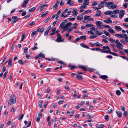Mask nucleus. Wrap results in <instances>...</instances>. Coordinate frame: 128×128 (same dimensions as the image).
Segmentation results:
<instances>
[{
  "label": "nucleus",
  "mask_w": 128,
  "mask_h": 128,
  "mask_svg": "<svg viewBox=\"0 0 128 128\" xmlns=\"http://www.w3.org/2000/svg\"><path fill=\"white\" fill-rule=\"evenodd\" d=\"M116 45L118 48L122 50L123 49V48H121V46H122V44L118 40H116Z\"/></svg>",
  "instance_id": "f257e3e1"
},
{
  "label": "nucleus",
  "mask_w": 128,
  "mask_h": 128,
  "mask_svg": "<svg viewBox=\"0 0 128 128\" xmlns=\"http://www.w3.org/2000/svg\"><path fill=\"white\" fill-rule=\"evenodd\" d=\"M10 101L13 104H15L16 103V99L15 97L14 94L11 95L10 97Z\"/></svg>",
  "instance_id": "f03ea898"
},
{
  "label": "nucleus",
  "mask_w": 128,
  "mask_h": 128,
  "mask_svg": "<svg viewBox=\"0 0 128 128\" xmlns=\"http://www.w3.org/2000/svg\"><path fill=\"white\" fill-rule=\"evenodd\" d=\"M57 37L56 41L58 42H61L62 41H61V39H62V36L59 33H58L57 35Z\"/></svg>",
  "instance_id": "7ed1b4c3"
},
{
  "label": "nucleus",
  "mask_w": 128,
  "mask_h": 128,
  "mask_svg": "<svg viewBox=\"0 0 128 128\" xmlns=\"http://www.w3.org/2000/svg\"><path fill=\"white\" fill-rule=\"evenodd\" d=\"M125 11L123 10H122L120 11V13L119 14V18L122 19L124 14V13Z\"/></svg>",
  "instance_id": "20e7f679"
},
{
  "label": "nucleus",
  "mask_w": 128,
  "mask_h": 128,
  "mask_svg": "<svg viewBox=\"0 0 128 128\" xmlns=\"http://www.w3.org/2000/svg\"><path fill=\"white\" fill-rule=\"evenodd\" d=\"M60 3V1L59 0H57L55 4L53 6V9H56L59 5Z\"/></svg>",
  "instance_id": "39448f33"
},
{
  "label": "nucleus",
  "mask_w": 128,
  "mask_h": 128,
  "mask_svg": "<svg viewBox=\"0 0 128 128\" xmlns=\"http://www.w3.org/2000/svg\"><path fill=\"white\" fill-rule=\"evenodd\" d=\"M44 30V28H43L40 29V28L39 27H38L37 30V32H38L39 34H41L43 32Z\"/></svg>",
  "instance_id": "423d86ee"
},
{
  "label": "nucleus",
  "mask_w": 128,
  "mask_h": 128,
  "mask_svg": "<svg viewBox=\"0 0 128 128\" xmlns=\"http://www.w3.org/2000/svg\"><path fill=\"white\" fill-rule=\"evenodd\" d=\"M72 13L73 14V16L74 17L76 16L78 14L77 10H74L72 11Z\"/></svg>",
  "instance_id": "0eeeda50"
},
{
  "label": "nucleus",
  "mask_w": 128,
  "mask_h": 128,
  "mask_svg": "<svg viewBox=\"0 0 128 128\" xmlns=\"http://www.w3.org/2000/svg\"><path fill=\"white\" fill-rule=\"evenodd\" d=\"M106 19L107 20H104V22L105 23L108 24H109V23H112V21L111 20L108 18H106Z\"/></svg>",
  "instance_id": "6e6552de"
},
{
  "label": "nucleus",
  "mask_w": 128,
  "mask_h": 128,
  "mask_svg": "<svg viewBox=\"0 0 128 128\" xmlns=\"http://www.w3.org/2000/svg\"><path fill=\"white\" fill-rule=\"evenodd\" d=\"M68 67L70 68V69L71 70H72L76 68V66L72 64H69L68 65Z\"/></svg>",
  "instance_id": "1a4fd4ad"
},
{
  "label": "nucleus",
  "mask_w": 128,
  "mask_h": 128,
  "mask_svg": "<svg viewBox=\"0 0 128 128\" xmlns=\"http://www.w3.org/2000/svg\"><path fill=\"white\" fill-rule=\"evenodd\" d=\"M116 112L118 117H119V118H120L122 117V115L121 114V112L116 110Z\"/></svg>",
  "instance_id": "9d476101"
},
{
  "label": "nucleus",
  "mask_w": 128,
  "mask_h": 128,
  "mask_svg": "<svg viewBox=\"0 0 128 128\" xmlns=\"http://www.w3.org/2000/svg\"><path fill=\"white\" fill-rule=\"evenodd\" d=\"M56 30V28H54L52 29V33L50 34V36H51L52 35H54L55 34V31Z\"/></svg>",
  "instance_id": "9b49d317"
},
{
  "label": "nucleus",
  "mask_w": 128,
  "mask_h": 128,
  "mask_svg": "<svg viewBox=\"0 0 128 128\" xmlns=\"http://www.w3.org/2000/svg\"><path fill=\"white\" fill-rule=\"evenodd\" d=\"M46 6H48V5L46 4H44L41 6L40 7V12H41L42 10L44 9V8Z\"/></svg>",
  "instance_id": "f8f14e48"
},
{
  "label": "nucleus",
  "mask_w": 128,
  "mask_h": 128,
  "mask_svg": "<svg viewBox=\"0 0 128 128\" xmlns=\"http://www.w3.org/2000/svg\"><path fill=\"white\" fill-rule=\"evenodd\" d=\"M83 18V15H82V14H81L80 15H78L77 16V19L78 20H81Z\"/></svg>",
  "instance_id": "ddd939ff"
},
{
  "label": "nucleus",
  "mask_w": 128,
  "mask_h": 128,
  "mask_svg": "<svg viewBox=\"0 0 128 128\" xmlns=\"http://www.w3.org/2000/svg\"><path fill=\"white\" fill-rule=\"evenodd\" d=\"M26 34L25 33H23L22 35V38L21 40L20 41V42H21L24 40V38L25 37Z\"/></svg>",
  "instance_id": "4468645a"
},
{
  "label": "nucleus",
  "mask_w": 128,
  "mask_h": 128,
  "mask_svg": "<svg viewBox=\"0 0 128 128\" xmlns=\"http://www.w3.org/2000/svg\"><path fill=\"white\" fill-rule=\"evenodd\" d=\"M76 78L78 80H82V76L81 75L77 74L76 76Z\"/></svg>",
  "instance_id": "2eb2a0df"
},
{
  "label": "nucleus",
  "mask_w": 128,
  "mask_h": 128,
  "mask_svg": "<svg viewBox=\"0 0 128 128\" xmlns=\"http://www.w3.org/2000/svg\"><path fill=\"white\" fill-rule=\"evenodd\" d=\"M80 46L82 47L87 49H89V47L87 46H86L85 44L83 43H81L80 44Z\"/></svg>",
  "instance_id": "dca6fc26"
},
{
  "label": "nucleus",
  "mask_w": 128,
  "mask_h": 128,
  "mask_svg": "<svg viewBox=\"0 0 128 128\" xmlns=\"http://www.w3.org/2000/svg\"><path fill=\"white\" fill-rule=\"evenodd\" d=\"M12 59L10 58L8 60V65L10 67H11L12 66Z\"/></svg>",
  "instance_id": "f3484780"
},
{
  "label": "nucleus",
  "mask_w": 128,
  "mask_h": 128,
  "mask_svg": "<svg viewBox=\"0 0 128 128\" xmlns=\"http://www.w3.org/2000/svg\"><path fill=\"white\" fill-rule=\"evenodd\" d=\"M61 12V10L60 9L59 10L57 14H56V17L55 18L56 19H57L59 16V14H60Z\"/></svg>",
  "instance_id": "a211bd4d"
},
{
  "label": "nucleus",
  "mask_w": 128,
  "mask_h": 128,
  "mask_svg": "<svg viewBox=\"0 0 128 128\" xmlns=\"http://www.w3.org/2000/svg\"><path fill=\"white\" fill-rule=\"evenodd\" d=\"M97 14L94 15V16H100V14H101V12L100 10H98L96 11Z\"/></svg>",
  "instance_id": "6ab92c4d"
},
{
  "label": "nucleus",
  "mask_w": 128,
  "mask_h": 128,
  "mask_svg": "<svg viewBox=\"0 0 128 128\" xmlns=\"http://www.w3.org/2000/svg\"><path fill=\"white\" fill-rule=\"evenodd\" d=\"M115 27L116 30L118 31H121L122 30V28L119 26H115Z\"/></svg>",
  "instance_id": "aec40b11"
},
{
  "label": "nucleus",
  "mask_w": 128,
  "mask_h": 128,
  "mask_svg": "<svg viewBox=\"0 0 128 128\" xmlns=\"http://www.w3.org/2000/svg\"><path fill=\"white\" fill-rule=\"evenodd\" d=\"M112 12L111 10H109L107 11L106 12H104V14H105L106 15H110V14L112 13Z\"/></svg>",
  "instance_id": "412c9836"
},
{
  "label": "nucleus",
  "mask_w": 128,
  "mask_h": 128,
  "mask_svg": "<svg viewBox=\"0 0 128 128\" xmlns=\"http://www.w3.org/2000/svg\"><path fill=\"white\" fill-rule=\"evenodd\" d=\"M94 32L96 34L98 35H100L103 34L102 32H100L98 31L97 30H94Z\"/></svg>",
  "instance_id": "4be33fe9"
},
{
  "label": "nucleus",
  "mask_w": 128,
  "mask_h": 128,
  "mask_svg": "<svg viewBox=\"0 0 128 128\" xmlns=\"http://www.w3.org/2000/svg\"><path fill=\"white\" fill-rule=\"evenodd\" d=\"M108 31L112 34H114L115 33V32L114 30L112 28H109L108 30Z\"/></svg>",
  "instance_id": "5701e85b"
},
{
  "label": "nucleus",
  "mask_w": 128,
  "mask_h": 128,
  "mask_svg": "<svg viewBox=\"0 0 128 128\" xmlns=\"http://www.w3.org/2000/svg\"><path fill=\"white\" fill-rule=\"evenodd\" d=\"M100 77L103 80H106L108 77L107 75H101L100 76Z\"/></svg>",
  "instance_id": "b1692460"
},
{
  "label": "nucleus",
  "mask_w": 128,
  "mask_h": 128,
  "mask_svg": "<svg viewBox=\"0 0 128 128\" xmlns=\"http://www.w3.org/2000/svg\"><path fill=\"white\" fill-rule=\"evenodd\" d=\"M115 36L117 37H118L120 38H122L123 37V36L121 34H116Z\"/></svg>",
  "instance_id": "393cba45"
},
{
  "label": "nucleus",
  "mask_w": 128,
  "mask_h": 128,
  "mask_svg": "<svg viewBox=\"0 0 128 128\" xmlns=\"http://www.w3.org/2000/svg\"><path fill=\"white\" fill-rule=\"evenodd\" d=\"M24 114H22L20 116H19L18 117V119L19 120H22L24 117Z\"/></svg>",
  "instance_id": "a878e982"
},
{
  "label": "nucleus",
  "mask_w": 128,
  "mask_h": 128,
  "mask_svg": "<svg viewBox=\"0 0 128 128\" xmlns=\"http://www.w3.org/2000/svg\"><path fill=\"white\" fill-rule=\"evenodd\" d=\"M89 0H84V1L86 2H84L83 4L84 5H88L89 4V3L88 2V1Z\"/></svg>",
  "instance_id": "bb28decb"
},
{
  "label": "nucleus",
  "mask_w": 128,
  "mask_h": 128,
  "mask_svg": "<svg viewBox=\"0 0 128 128\" xmlns=\"http://www.w3.org/2000/svg\"><path fill=\"white\" fill-rule=\"evenodd\" d=\"M102 2H100V4H98V7L100 8H102L104 6V5Z\"/></svg>",
  "instance_id": "cd10ccee"
},
{
  "label": "nucleus",
  "mask_w": 128,
  "mask_h": 128,
  "mask_svg": "<svg viewBox=\"0 0 128 128\" xmlns=\"http://www.w3.org/2000/svg\"><path fill=\"white\" fill-rule=\"evenodd\" d=\"M112 12H113V13L116 14L119 13V11L118 10H114Z\"/></svg>",
  "instance_id": "c85d7f7f"
},
{
  "label": "nucleus",
  "mask_w": 128,
  "mask_h": 128,
  "mask_svg": "<svg viewBox=\"0 0 128 128\" xmlns=\"http://www.w3.org/2000/svg\"><path fill=\"white\" fill-rule=\"evenodd\" d=\"M8 72V70H6L4 73L3 76V79L4 80H5L6 78V77L7 74Z\"/></svg>",
  "instance_id": "c756f323"
},
{
  "label": "nucleus",
  "mask_w": 128,
  "mask_h": 128,
  "mask_svg": "<svg viewBox=\"0 0 128 128\" xmlns=\"http://www.w3.org/2000/svg\"><path fill=\"white\" fill-rule=\"evenodd\" d=\"M90 17V16L85 15L84 16V20H88V19Z\"/></svg>",
  "instance_id": "7c9ffc66"
},
{
  "label": "nucleus",
  "mask_w": 128,
  "mask_h": 128,
  "mask_svg": "<svg viewBox=\"0 0 128 128\" xmlns=\"http://www.w3.org/2000/svg\"><path fill=\"white\" fill-rule=\"evenodd\" d=\"M28 49L27 47H25L24 48V53L25 54H26L28 53Z\"/></svg>",
  "instance_id": "2f4dec72"
},
{
  "label": "nucleus",
  "mask_w": 128,
  "mask_h": 128,
  "mask_svg": "<svg viewBox=\"0 0 128 128\" xmlns=\"http://www.w3.org/2000/svg\"><path fill=\"white\" fill-rule=\"evenodd\" d=\"M72 23L71 22H68L66 24L65 26H66V27L68 28V26H70L72 25Z\"/></svg>",
  "instance_id": "473e14b6"
},
{
  "label": "nucleus",
  "mask_w": 128,
  "mask_h": 128,
  "mask_svg": "<svg viewBox=\"0 0 128 128\" xmlns=\"http://www.w3.org/2000/svg\"><path fill=\"white\" fill-rule=\"evenodd\" d=\"M36 9L35 7H33L32 8H30L29 10V12H32L34 11Z\"/></svg>",
  "instance_id": "72a5a7b5"
},
{
  "label": "nucleus",
  "mask_w": 128,
  "mask_h": 128,
  "mask_svg": "<svg viewBox=\"0 0 128 128\" xmlns=\"http://www.w3.org/2000/svg\"><path fill=\"white\" fill-rule=\"evenodd\" d=\"M96 26H97V25H100L102 24V22L100 21H97L96 22Z\"/></svg>",
  "instance_id": "f704fd0d"
},
{
  "label": "nucleus",
  "mask_w": 128,
  "mask_h": 128,
  "mask_svg": "<svg viewBox=\"0 0 128 128\" xmlns=\"http://www.w3.org/2000/svg\"><path fill=\"white\" fill-rule=\"evenodd\" d=\"M48 13V11H47L44 14H42L41 16V17H42L46 16Z\"/></svg>",
  "instance_id": "c9c22d12"
},
{
  "label": "nucleus",
  "mask_w": 128,
  "mask_h": 128,
  "mask_svg": "<svg viewBox=\"0 0 128 128\" xmlns=\"http://www.w3.org/2000/svg\"><path fill=\"white\" fill-rule=\"evenodd\" d=\"M116 94L118 96H120L121 94V92L120 90H117L116 92Z\"/></svg>",
  "instance_id": "e433bc0d"
},
{
  "label": "nucleus",
  "mask_w": 128,
  "mask_h": 128,
  "mask_svg": "<svg viewBox=\"0 0 128 128\" xmlns=\"http://www.w3.org/2000/svg\"><path fill=\"white\" fill-rule=\"evenodd\" d=\"M97 37V36L96 35L94 36H90L89 38L90 39H93L96 38Z\"/></svg>",
  "instance_id": "4c0bfd02"
},
{
  "label": "nucleus",
  "mask_w": 128,
  "mask_h": 128,
  "mask_svg": "<svg viewBox=\"0 0 128 128\" xmlns=\"http://www.w3.org/2000/svg\"><path fill=\"white\" fill-rule=\"evenodd\" d=\"M40 57L42 58H44L45 57V56L44 54L40 53L39 54Z\"/></svg>",
  "instance_id": "58836bf2"
},
{
  "label": "nucleus",
  "mask_w": 128,
  "mask_h": 128,
  "mask_svg": "<svg viewBox=\"0 0 128 128\" xmlns=\"http://www.w3.org/2000/svg\"><path fill=\"white\" fill-rule=\"evenodd\" d=\"M36 34V31H34L32 32L31 35V36L32 37L34 36Z\"/></svg>",
  "instance_id": "ea45409f"
},
{
  "label": "nucleus",
  "mask_w": 128,
  "mask_h": 128,
  "mask_svg": "<svg viewBox=\"0 0 128 128\" xmlns=\"http://www.w3.org/2000/svg\"><path fill=\"white\" fill-rule=\"evenodd\" d=\"M93 26V24H90L86 25L85 26V27L86 28H89L92 27Z\"/></svg>",
  "instance_id": "a19ab883"
},
{
  "label": "nucleus",
  "mask_w": 128,
  "mask_h": 128,
  "mask_svg": "<svg viewBox=\"0 0 128 128\" xmlns=\"http://www.w3.org/2000/svg\"><path fill=\"white\" fill-rule=\"evenodd\" d=\"M18 62L21 65H23L24 63V62L22 61V60H20L18 61Z\"/></svg>",
  "instance_id": "79ce46f5"
},
{
  "label": "nucleus",
  "mask_w": 128,
  "mask_h": 128,
  "mask_svg": "<svg viewBox=\"0 0 128 128\" xmlns=\"http://www.w3.org/2000/svg\"><path fill=\"white\" fill-rule=\"evenodd\" d=\"M97 2L96 1H95L93 2L92 5V6H95L97 5Z\"/></svg>",
  "instance_id": "37998d69"
},
{
  "label": "nucleus",
  "mask_w": 128,
  "mask_h": 128,
  "mask_svg": "<svg viewBox=\"0 0 128 128\" xmlns=\"http://www.w3.org/2000/svg\"><path fill=\"white\" fill-rule=\"evenodd\" d=\"M86 38V36L85 35L82 36L80 37V39H82L84 40H85Z\"/></svg>",
  "instance_id": "c03bdc74"
},
{
  "label": "nucleus",
  "mask_w": 128,
  "mask_h": 128,
  "mask_svg": "<svg viewBox=\"0 0 128 128\" xmlns=\"http://www.w3.org/2000/svg\"><path fill=\"white\" fill-rule=\"evenodd\" d=\"M109 40L112 42H116V40H113V38H110L109 39Z\"/></svg>",
  "instance_id": "a18cd8bd"
},
{
  "label": "nucleus",
  "mask_w": 128,
  "mask_h": 128,
  "mask_svg": "<svg viewBox=\"0 0 128 128\" xmlns=\"http://www.w3.org/2000/svg\"><path fill=\"white\" fill-rule=\"evenodd\" d=\"M117 6V5L116 4H114L110 6V8H111L113 9L116 8Z\"/></svg>",
  "instance_id": "49530a36"
},
{
  "label": "nucleus",
  "mask_w": 128,
  "mask_h": 128,
  "mask_svg": "<svg viewBox=\"0 0 128 128\" xmlns=\"http://www.w3.org/2000/svg\"><path fill=\"white\" fill-rule=\"evenodd\" d=\"M62 28H64V29L62 31V32H63L65 31L66 30L68 29V28L66 27V26L65 25Z\"/></svg>",
  "instance_id": "de8ad7c7"
},
{
  "label": "nucleus",
  "mask_w": 128,
  "mask_h": 128,
  "mask_svg": "<svg viewBox=\"0 0 128 128\" xmlns=\"http://www.w3.org/2000/svg\"><path fill=\"white\" fill-rule=\"evenodd\" d=\"M80 39V37H78L76 38L75 40L73 41V42L74 43L76 42L79 40Z\"/></svg>",
  "instance_id": "09e8293b"
},
{
  "label": "nucleus",
  "mask_w": 128,
  "mask_h": 128,
  "mask_svg": "<svg viewBox=\"0 0 128 128\" xmlns=\"http://www.w3.org/2000/svg\"><path fill=\"white\" fill-rule=\"evenodd\" d=\"M119 51L120 52L121 54H122L124 55H126L125 53H124L123 51L121 50H119Z\"/></svg>",
  "instance_id": "8fccbe9b"
},
{
  "label": "nucleus",
  "mask_w": 128,
  "mask_h": 128,
  "mask_svg": "<svg viewBox=\"0 0 128 128\" xmlns=\"http://www.w3.org/2000/svg\"><path fill=\"white\" fill-rule=\"evenodd\" d=\"M35 24V22L34 21H32V22L30 23L29 25L30 26H32L34 25Z\"/></svg>",
  "instance_id": "3c124183"
},
{
  "label": "nucleus",
  "mask_w": 128,
  "mask_h": 128,
  "mask_svg": "<svg viewBox=\"0 0 128 128\" xmlns=\"http://www.w3.org/2000/svg\"><path fill=\"white\" fill-rule=\"evenodd\" d=\"M110 54H112V55H113L114 56H118V55H117V54L116 53H114V52H111L110 53Z\"/></svg>",
  "instance_id": "603ef678"
},
{
  "label": "nucleus",
  "mask_w": 128,
  "mask_h": 128,
  "mask_svg": "<svg viewBox=\"0 0 128 128\" xmlns=\"http://www.w3.org/2000/svg\"><path fill=\"white\" fill-rule=\"evenodd\" d=\"M64 24H65V23L64 22H61L60 24L59 27V28L63 27V26H64Z\"/></svg>",
  "instance_id": "864d4df0"
},
{
  "label": "nucleus",
  "mask_w": 128,
  "mask_h": 128,
  "mask_svg": "<svg viewBox=\"0 0 128 128\" xmlns=\"http://www.w3.org/2000/svg\"><path fill=\"white\" fill-rule=\"evenodd\" d=\"M68 19L70 21H73L75 19V18H69Z\"/></svg>",
  "instance_id": "5fc2aeb1"
},
{
  "label": "nucleus",
  "mask_w": 128,
  "mask_h": 128,
  "mask_svg": "<svg viewBox=\"0 0 128 128\" xmlns=\"http://www.w3.org/2000/svg\"><path fill=\"white\" fill-rule=\"evenodd\" d=\"M30 14H28L24 17V18L25 19H26L30 17Z\"/></svg>",
  "instance_id": "6e6d98bb"
},
{
  "label": "nucleus",
  "mask_w": 128,
  "mask_h": 128,
  "mask_svg": "<svg viewBox=\"0 0 128 128\" xmlns=\"http://www.w3.org/2000/svg\"><path fill=\"white\" fill-rule=\"evenodd\" d=\"M50 17H48L44 21V22L45 23H47L50 20Z\"/></svg>",
  "instance_id": "4d7b16f0"
},
{
  "label": "nucleus",
  "mask_w": 128,
  "mask_h": 128,
  "mask_svg": "<svg viewBox=\"0 0 128 128\" xmlns=\"http://www.w3.org/2000/svg\"><path fill=\"white\" fill-rule=\"evenodd\" d=\"M62 66L61 65L60 67H57L55 68L54 69V70H56L58 68H60V69H62Z\"/></svg>",
  "instance_id": "13d9d810"
},
{
  "label": "nucleus",
  "mask_w": 128,
  "mask_h": 128,
  "mask_svg": "<svg viewBox=\"0 0 128 128\" xmlns=\"http://www.w3.org/2000/svg\"><path fill=\"white\" fill-rule=\"evenodd\" d=\"M72 0H68L66 4H69L70 6L71 5V3Z\"/></svg>",
  "instance_id": "bf43d9fd"
},
{
  "label": "nucleus",
  "mask_w": 128,
  "mask_h": 128,
  "mask_svg": "<svg viewBox=\"0 0 128 128\" xmlns=\"http://www.w3.org/2000/svg\"><path fill=\"white\" fill-rule=\"evenodd\" d=\"M86 6H85L83 5H82L80 7V8L81 9L82 8H84L86 7Z\"/></svg>",
  "instance_id": "052dcab7"
},
{
  "label": "nucleus",
  "mask_w": 128,
  "mask_h": 128,
  "mask_svg": "<svg viewBox=\"0 0 128 128\" xmlns=\"http://www.w3.org/2000/svg\"><path fill=\"white\" fill-rule=\"evenodd\" d=\"M102 41L103 42H104V43L108 44V42L107 40L105 39H103L102 40Z\"/></svg>",
  "instance_id": "680f3d73"
},
{
  "label": "nucleus",
  "mask_w": 128,
  "mask_h": 128,
  "mask_svg": "<svg viewBox=\"0 0 128 128\" xmlns=\"http://www.w3.org/2000/svg\"><path fill=\"white\" fill-rule=\"evenodd\" d=\"M111 52V51L110 50H105L104 53H109L110 54V53Z\"/></svg>",
  "instance_id": "e2e57ef3"
},
{
  "label": "nucleus",
  "mask_w": 128,
  "mask_h": 128,
  "mask_svg": "<svg viewBox=\"0 0 128 128\" xmlns=\"http://www.w3.org/2000/svg\"><path fill=\"white\" fill-rule=\"evenodd\" d=\"M88 34H94V32L90 31H88Z\"/></svg>",
  "instance_id": "0e129e2a"
},
{
  "label": "nucleus",
  "mask_w": 128,
  "mask_h": 128,
  "mask_svg": "<svg viewBox=\"0 0 128 128\" xmlns=\"http://www.w3.org/2000/svg\"><path fill=\"white\" fill-rule=\"evenodd\" d=\"M104 34L106 36H110L109 33L107 32L106 31V32H105Z\"/></svg>",
  "instance_id": "69168bd1"
},
{
  "label": "nucleus",
  "mask_w": 128,
  "mask_h": 128,
  "mask_svg": "<svg viewBox=\"0 0 128 128\" xmlns=\"http://www.w3.org/2000/svg\"><path fill=\"white\" fill-rule=\"evenodd\" d=\"M104 27H105L106 28H110V26L108 25L104 24L103 25Z\"/></svg>",
  "instance_id": "338daca9"
},
{
  "label": "nucleus",
  "mask_w": 128,
  "mask_h": 128,
  "mask_svg": "<svg viewBox=\"0 0 128 128\" xmlns=\"http://www.w3.org/2000/svg\"><path fill=\"white\" fill-rule=\"evenodd\" d=\"M108 115H106L105 117V119L106 120L108 121Z\"/></svg>",
  "instance_id": "774afa93"
}]
</instances>
